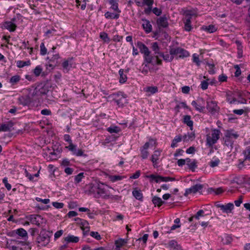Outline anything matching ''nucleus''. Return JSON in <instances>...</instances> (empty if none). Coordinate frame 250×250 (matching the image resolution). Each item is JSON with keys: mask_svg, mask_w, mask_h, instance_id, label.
Returning a JSON list of instances; mask_svg holds the SVG:
<instances>
[{"mask_svg": "<svg viewBox=\"0 0 250 250\" xmlns=\"http://www.w3.org/2000/svg\"><path fill=\"white\" fill-rule=\"evenodd\" d=\"M2 182L8 190H10L11 189V185L8 183V179L6 177L3 179Z\"/></svg>", "mask_w": 250, "mask_h": 250, "instance_id": "nucleus-55", "label": "nucleus"}, {"mask_svg": "<svg viewBox=\"0 0 250 250\" xmlns=\"http://www.w3.org/2000/svg\"><path fill=\"white\" fill-rule=\"evenodd\" d=\"M151 48L155 55V57H153L154 59L153 60V63H152L158 65L161 64L162 60L159 59V56L161 54L162 52L160 51V47L159 46L158 43L157 42L151 43Z\"/></svg>", "mask_w": 250, "mask_h": 250, "instance_id": "nucleus-7", "label": "nucleus"}, {"mask_svg": "<svg viewBox=\"0 0 250 250\" xmlns=\"http://www.w3.org/2000/svg\"><path fill=\"white\" fill-rule=\"evenodd\" d=\"M207 104V109L211 114H215L219 111V107L215 101L208 100Z\"/></svg>", "mask_w": 250, "mask_h": 250, "instance_id": "nucleus-10", "label": "nucleus"}, {"mask_svg": "<svg viewBox=\"0 0 250 250\" xmlns=\"http://www.w3.org/2000/svg\"><path fill=\"white\" fill-rule=\"evenodd\" d=\"M49 241L50 238L47 234H42L38 238V242L43 246L46 245Z\"/></svg>", "mask_w": 250, "mask_h": 250, "instance_id": "nucleus-22", "label": "nucleus"}, {"mask_svg": "<svg viewBox=\"0 0 250 250\" xmlns=\"http://www.w3.org/2000/svg\"><path fill=\"white\" fill-rule=\"evenodd\" d=\"M174 55H171L170 53L164 54L162 52L161 54L159 56V57H162L164 61L168 62H171L174 58Z\"/></svg>", "mask_w": 250, "mask_h": 250, "instance_id": "nucleus-32", "label": "nucleus"}, {"mask_svg": "<svg viewBox=\"0 0 250 250\" xmlns=\"http://www.w3.org/2000/svg\"><path fill=\"white\" fill-rule=\"evenodd\" d=\"M222 242L224 244H229L232 241V238L229 235H225L222 238Z\"/></svg>", "mask_w": 250, "mask_h": 250, "instance_id": "nucleus-46", "label": "nucleus"}, {"mask_svg": "<svg viewBox=\"0 0 250 250\" xmlns=\"http://www.w3.org/2000/svg\"><path fill=\"white\" fill-rule=\"evenodd\" d=\"M119 73L120 76V83H125V80L124 78V69H120L119 71Z\"/></svg>", "mask_w": 250, "mask_h": 250, "instance_id": "nucleus-54", "label": "nucleus"}, {"mask_svg": "<svg viewBox=\"0 0 250 250\" xmlns=\"http://www.w3.org/2000/svg\"><path fill=\"white\" fill-rule=\"evenodd\" d=\"M6 248L11 250H29V245L24 241L11 240L7 241Z\"/></svg>", "mask_w": 250, "mask_h": 250, "instance_id": "nucleus-2", "label": "nucleus"}, {"mask_svg": "<svg viewBox=\"0 0 250 250\" xmlns=\"http://www.w3.org/2000/svg\"><path fill=\"white\" fill-rule=\"evenodd\" d=\"M52 205L53 207H54L55 208L60 209L62 208L64 206V204L62 203H60L57 202H55L52 203Z\"/></svg>", "mask_w": 250, "mask_h": 250, "instance_id": "nucleus-58", "label": "nucleus"}, {"mask_svg": "<svg viewBox=\"0 0 250 250\" xmlns=\"http://www.w3.org/2000/svg\"><path fill=\"white\" fill-rule=\"evenodd\" d=\"M183 123L190 127L191 130H193V122L191 120V117L189 115H185L183 118Z\"/></svg>", "mask_w": 250, "mask_h": 250, "instance_id": "nucleus-26", "label": "nucleus"}, {"mask_svg": "<svg viewBox=\"0 0 250 250\" xmlns=\"http://www.w3.org/2000/svg\"><path fill=\"white\" fill-rule=\"evenodd\" d=\"M3 27L8 30L10 32H13L15 31L16 25V24L12 21H6L4 24Z\"/></svg>", "mask_w": 250, "mask_h": 250, "instance_id": "nucleus-25", "label": "nucleus"}, {"mask_svg": "<svg viewBox=\"0 0 250 250\" xmlns=\"http://www.w3.org/2000/svg\"><path fill=\"white\" fill-rule=\"evenodd\" d=\"M35 200L37 202H41L42 204H45V205L49 204L50 203V200L49 199H42V198H41L40 197H36L35 198Z\"/></svg>", "mask_w": 250, "mask_h": 250, "instance_id": "nucleus-53", "label": "nucleus"}, {"mask_svg": "<svg viewBox=\"0 0 250 250\" xmlns=\"http://www.w3.org/2000/svg\"><path fill=\"white\" fill-rule=\"evenodd\" d=\"M69 151L72 152V154L77 156H82L83 155V151L82 149H77L76 145H74L72 143H71L69 146H66Z\"/></svg>", "mask_w": 250, "mask_h": 250, "instance_id": "nucleus-13", "label": "nucleus"}, {"mask_svg": "<svg viewBox=\"0 0 250 250\" xmlns=\"http://www.w3.org/2000/svg\"><path fill=\"white\" fill-rule=\"evenodd\" d=\"M104 16L107 19H117L119 17V15L117 13H111L107 12L105 13Z\"/></svg>", "mask_w": 250, "mask_h": 250, "instance_id": "nucleus-41", "label": "nucleus"}, {"mask_svg": "<svg viewBox=\"0 0 250 250\" xmlns=\"http://www.w3.org/2000/svg\"><path fill=\"white\" fill-rule=\"evenodd\" d=\"M108 2L111 5V8L114 11L118 10V3L116 0H108Z\"/></svg>", "mask_w": 250, "mask_h": 250, "instance_id": "nucleus-44", "label": "nucleus"}, {"mask_svg": "<svg viewBox=\"0 0 250 250\" xmlns=\"http://www.w3.org/2000/svg\"><path fill=\"white\" fill-rule=\"evenodd\" d=\"M187 165L189 168L193 171L197 167V161L195 160H191L188 158H187Z\"/></svg>", "mask_w": 250, "mask_h": 250, "instance_id": "nucleus-27", "label": "nucleus"}, {"mask_svg": "<svg viewBox=\"0 0 250 250\" xmlns=\"http://www.w3.org/2000/svg\"><path fill=\"white\" fill-rule=\"evenodd\" d=\"M62 70L64 73H68L72 67V60L64 61L62 64Z\"/></svg>", "mask_w": 250, "mask_h": 250, "instance_id": "nucleus-19", "label": "nucleus"}, {"mask_svg": "<svg viewBox=\"0 0 250 250\" xmlns=\"http://www.w3.org/2000/svg\"><path fill=\"white\" fill-rule=\"evenodd\" d=\"M143 21L142 26L145 31L147 33L151 32L152 28L150 22L146 20H143Z\"/></svg>", "mask_w": 250, "mask_h": 250, "instance_id": "nucleus-28", "label": "nucleus"}, {"mask_svg": "<svg viewBox=\"0 0 250 250\" xmlns=\"http://www.w3.org/2000/svg\"><path fill=\"white\" fill-rule=\"evenodd\" d=\"M204 29L208 33H212L215 32L217 30V28L215 26V25L210 24L208 26H206L204 28Z\"/></svg>", "mask_w": 250, "mask_h": 250, "instance_id": "nucleus-39", "label": "nucleus"}, {"mask_svg": "<svg viewBox=\"0 0 250 250\" xmlns=\"http://www.w3.org/2000/svg\"><path fill=\"white\" fill-rule=\"evenodd\" d=\"M227 100L230 104H233L236 101L235 98L231 97L229 94H227Z\"/></svg>", "mask_w": 250, "mask_h": 250, "instance_id": "nucleus-62", "label": "nucleus"}, {"mask_svg": "<svg viewBox=\"0 0 250 250\" xmlns=\"http://www.w3.org/2000/svg\"><path fill=\"white\" fill-rule=\"evenodd\" d=\"M21 79L20 76L19 75H15L12 77L10 80V83L12 84H15L20 81Z\"/></svg>", "mask_w": 250, "mask_h": 250, "instance_id": "nucleus-48", "label": "nucleus"}, {"mask_svg": "<svg viewBox=\"0 0 250 250\" xmlns=\"http://www.w3.org/2000/svg\"><path fill=\"white\" fill-rule=\"evenodd\" d=\"M146 91L150 93L151 94H153L158 91V88L156 86L147 87L146 89Z\"/></svg>", "mask_w": 250, "mask_h": 250, "instance_id": "nucleus-49", "label": "nucleus"}, {"mask_svg": "<svg viewBox=\"0 0 250 250\" xmlns=\"http://www.w3.org/2000/svg\"><path fill=\"white\" fill-rule=\"evenodd\" d=\"M84 177V173L83 172L80 173L75 177V183L76 184L79 183L82 181Z\"/></svg>", "mask_w": 250, "mask_h": 250, "instance_id": "nucleus-47", "label": "nucleus"}, {"mask_svg": "<svg viewBox=\"0 0 250 250\" xmlns=\"http://www.w3.org/2000/svg\"><path fill=\"white\" fill-rule=\"evenodd\" d=\"M152 201L153 204L158 207L161 206L164 203V202L162 200V199L157 196H154L152 198Z\"/></svg>", "mask_w": 250, "mask_h": 250, "instance_id": "nucleus-33", "label": "nucleus"}, {"mask_svg": "<svg viewBox=\"0 0 250 250\" xmlns=\"http://www.w3.org/2000/svg\"><path fill=\"white\" fill-rule=\"evenodd\" d=\"M220 160L216 157H213L211 160L209 162L208 165L211 167H214L218 166L220 163Z\"/></svg>", "mask_w": 250, "mask_h": 250, "instance_id": "nucleus-34", "label": "nucleus"}, {"mask_svg": "<svg viewBox=\"0 0 250 250\" xmlns=\"http://www.w3.org/2000/svg\"><path fill=\"white\" fill-rule=\"evenodd\" d=\"M146 178L149 179L150 182H151L155 181L156 183H159V175L150 174L146 175Z\"/></svg>", "mask_w": 250, "mask_h": 250, "instance_id": "nucleus-38", "label": "nucleus"}, {"mask_svg": "<svg viewBox=\"0 0 250 250\" xmlns=\"http://www.w3.org/2000/svg\"><path fill=\"white\" fill-rule=\"evenodd\" d=\"M90 236L97 240H100L101 237L98 232L92 231L90 232Z\"/></svg>", "mask_w": 250, "mask_h": 250, "instance_id": "nucleus-60", "label": "nucleus"}, {"mask_svg": "<svg viewBox=\"0 0 250 250\" xmlns=\"http://www.w3.org/2000/svg\"><path fill=\"white\" fill-rule=\"evenodd\" d=\"M192 61L196 63L197 66H199L200 65L201 62L199 60V55L197 54L194 53L192 55Z\"/></svg>", "mask_w": 250, "mask_h": 250, "instance_id": "nucleus-45", "label": "nucleus"}, {"mask_svg": "<svg viewBox=\"0 0 250 250\" xmlns=\"http://www.w3.org/2000/svg\"><path fill=\"white\" fill-rule=\"evenodd\" d=\"M184 23H185V26H184L185 30L188 32L190 31L191 30V29H192L191 24L190 18L189 17L188 19H187L186 21L184 22Z\"/></svg>", "mask_w": 250, "mask_h": 250, "instance_id": "nucleus-36", "label": "nucleus"}, {"mask_svg": "<svg viewBox=\"0 0 250 250\" xmlns=\"http://www.w3.org/2000/svg\"><path fill=\"white\" fill-rule=\"evenodd\" d=\"M42 71V68L41 65L37 66L33 70V73L35 76L38 77L40 76Z\"/></svg>", "mask_w": 250, "mask_h": 250, "instance_id": "nucleus-42", "label": "nucleus"}, {"mask_svg": "<svg viewBox=\"0 0 250 250\" xmlns=\"http://www.w3.org/2000/svg\"><path fill=\"white\" fill-rule=\"evenodd\" d=\"M167 245V247L169 250H183L181 246L178 244L175 240H170Z\"/></svg>", "mask_w": 250, "mask_h": 250, "instance_id": "nucleus-16", "label": "nucleus"}, {"mask_svg": "<svg viewBox=\"0 0 250 250\" xmlns=\"http://www.w3.org/2000/svg\"><path fill=\"white\" fill-rule=\"evenodd\" d=\"M64 240L67 243H77L79 242L80 238L78 236L68 234L64 238Z\"/></svg>", "mask_w": 250, "mask_h": 250, "instance_id": "nucleus-23", "label": "nucleus"}, {"mask_svg": "<svg viewBox=\"0 0 250 250\" xmlns=\"http://www.w3.org/2000/svg\"><path fill=\"white\" fill-rule=\"evenodd\" d=\"M157 23L160 28H166L168 25L167 19L165 16L158 18L157 20Z\"/></svg>", "mask_w": 250, "mask_h": 250, "instance_id": "nucleus-17", "label": "nucleus"}, {"mask_svg": "<svg viewBox=\"0 0 250 250\" xmlns=\"http://www.w3.org/2000/svg\"><path fill=\"white\" fill-rule=\"evenodd\" d=\"M148 234H145L142 237H140L136 240V241H139L140 242L142 241L143 244L145 245L148 239Z\"/></svg>", "mask_w": 250, "mask_h": 250, "instance_id": "nucleus-50", "label": "nucleus"}, {"mask_svg": "<svg viewBox=\"0 0 250 250\" xmlns=\"http://www.w3.org/2000/svg\"><path fill=\"white\" fill-rule=\"evenodd\" d=\"M100 37L104 42L108 43L110 41L107 34L105 32H101L100 35Z\"/></svg>", "mask_w": 250, "mask_h": 250, "instance_id": "nucleus-43", "label": "nucleus"}, {"mask_svg": "<svg viewBox=\"0 0 250 250\" xmlns=\"http://www.w3.org/2000/svg\"><path fill=\"white\" fill-rule=\"evenodd\" d=\"M239 136L237 132H235L232 130L226 131L223 138L224 145L228 148L229 150L231 151L232 149L234 143L238 138Z\"/></svg>", "mask_w": 250, "mask_h": 250, "instance_id": "nucleus-1", "label": "nucleus"}, {"mask_svg": "<svg viewBox=\"0 0 250 250\" xmlns=\"http://www.w3.org/2000/svg\"><path fill=\"white\" fill-rule=\"evenodd\" d=\"M31 64L30 60L26 61H18L17 62V66L19 68H21L25 66H29Z\"/></svg>", "mask_w": 250, "mask_h": 250, "instance_id": "nucleus-37", "label": "nucleus"}, {"mask_svg": "<svg viewBox=\"0 0 250 250\" xmlns=\"http://www.w3.org/2000/svg\"><path fill=\"white\" fill-rule=\"evenodd\" d=\"M169 53L177 56V59H184L189 56L188 51L179 47L171 48L169 50Z\"/></svg>", "mask_w": 250, "mask_h": 250, "instance_id": "nucleus-6", "label": "nucleus"}, {"mask_svg": "<svg viewBox=\"0 0 250 250\" xmlns=\"http://www.w3.org/2000/svg\"><path fill=\"white\" fill-rule=\"evenodd\" d=\"M133 196L138 200L142 201L143 198V194L141 190L135 188L132 191Z\"/></svg>", "mask_w": 250, "mask_h": 250, "instance_id": "nucleus-29", "label": "nucleus"}, {"mask_svg": "<svg viewBox=\"0 0 250 250\" xmlns=\"http://www.w3.org/2000/svg\"><path fill=\"white\" fill-rule=\"evenodd\" d=\"M245 160H250V147L247 148L243 152Z\"/></svg>", "mask_w": 250, "mask_h": 250, "instance_id": "nucleus-56", "label": "nucleus"}, {"mask_svg": "<svg viewBox=\"0 0 250 250\" xmlns=\"http://www.w3.org/2000/svg\"><path fill=\"white\" fill-rule=\"evenodd\" d=\"M55 32V31L54 29L48 30L45 32V34L47 38H50L51 36L54 35Z\"/></svg>", "mask_w": 250, "mask_h": 250, "instance_id": "nucleus-64", "label": "nucleus"}, {"mask_svg": "<svg viewBox=\"0 0 250 250\" xmlns=\"http://www.w3.org/2000/svg\"><path fill=\"white\" fill-rule=\"evenodd\" d=\"M201 88L203 90H206L208 88V83L207 81H203L201 83Z\"/></svg>", "mask_w": 250, "mask_h": 250, "instance_id": "nucleus-61", "label": "nucleus"}, {"mask_svg": "<svg viewBox=\"0 0 250 250\" xmlns=\"http://www.w3.org/2000/svg\"><path fill=\"white\" fill-rule=\"evenodd\" d=\"M77 220H80L81 227L83 230L85 231H88L89 230V226L87 221L79 218H77Z\"/></svg>", "mask_w": 250, "mask_h": 250, "instance_id": "nucleus-30", "label": "nucleus"}, {"mask_svg": "<svg viewBox=\"0 0 250 250\" xmlns=\"http://www.w3.org/2000/svg\"><path fill=\"white\" fill-rule=\"evenodd\" d=\"M107 130L110 133H118L120 131L119 127L116 126H112L107 128Z\"/></svg>", "mask_w": 250, "mask_h": 250, "instance_id": "nucleus-51", "label": "nucleus"}, {"mask_svg": "<svg viewBox=\"0 0 250 250\" xmlns=\"http://www.w3.org/2000/svg\"><path fill=\"white\" fill-rule=\"evenodd\" d=\"M205 215L204 211L203 209H200L194 215L188 218V221L191 222L194 220H199L201 218L204 217Z\"/></svg>", "mask_w": 250, "mask_h": 250, "instance_id": "nucleus-20", "label": "nucleus"}, {"mask_svg": "<svg viewBox=\"0 0 250 250\" xmlns=\"http://www.w3.org/2000/svg\"><path fill=\"white\" fill-rule=\"evenodd\" d=\"M13 126V124L11 123H8L5 124H2L0 126V131H8L11 130Z\"/></svg>", "mask_w": 250, "mask_h": 250, "instance_id": "nucleus-31", "label": "nucleus"}, {"mask_svg": "<svg viewBox=\"0 0 250 250\" xmlns=\"http://www.w3.org/2000/svg\"><path fill=\"white\" fill-rule=\"evenodd\" d=\"M175 180H176V179L174 177H163V176L159 175V182H167L168 181H174Z\"/></svg>", "mask_w": 250, "mask_h": 250, "instance_id": "nucleus-40", "label": "nucleus"}, {"mask_svg": "<svg viewBox=\"0 0 250 250\" xmlns=\"http://www.w3.org/2000/svg\"><path fill=\"white\" fill-rule=\"evenodd\" d=\"M234 68L235 69L236 71L234 73V76L236 77H239L241 74V70L240 69V68L239 67L238 65H235L234 66Z\"/></svg>", "mask_w": 250, "mask_h": 250, "instance_id": "nucleus-57", "label": "nucleus"}, {"mask_svg": "<svg viewBox=\"0 0 250 250\" xmlns=\"http://www.w3.org/2000/svg\"><path fill=\"white\" fill-rule=\"evenodd\" d=\"M186 164H187V158L186 159H181L177 161V165L179 167H183Z\"/></svg>", "mask_w": 250, "mask_h": 250, "instance_id": "nucleus-63", "label": "nucleus"}, {"mask_svg": "<svg viewBox=\"0 0 250 250\" xmlns=\"http://www.w3.org/2000/svg\"><path fill=\"white\" fill-rule=\"evenodd\" d=\"M153 140H149V142H146L145 145L140 147V156L142 159H146L148 158L149 155V152L148 149L151 143H152Z\"/></svg>", "mask_w": 250, "mask_h": 250, "instance_id": "nucleus-12", "label": "nucleus"}, {"mask_svg": "<svg viewBox=\"0 0 250 250\" xmlns=\"http://www.w3.org/2000/svg\"><path fill=\"white\" fill-rule=\"evenodd\" d=\"M27 219L32 224L40 226L45 223V219H43L41 215L32 214L26 217Z\"/></svg>", "mask_w": 250, "mask_h": 250, "instance_id": "nucleus-9", "label": "nucleus"}, {"mask_svg": "<svg viewBox=\"0 0 250 250\" xmlns=\"http://www.w3.org/2000/svg\"><path fill=\"white\" fill-rule=\"evenodd\" d=\"M137 47L140 52L143 54L144 58L147 63H153V57L150 55V51L148 48L143 43L138 42Z\"/></svg>", "mask_w": 250, "mask_h": 250, "instance_id": "nucleus-4", "label": "nucleus"}, {"mask_svg": "<svg viewBox=\"0 0 250 250\" xmlns=\"http://www.w3.org/2000/svg\"><path fill=\"white\" fill-rule=\"evenodd\" d=\"M221 131L217 129H212L206 136V145L209 147H212L216 144L220 138Z\"/></svg>", "mask_w": 250, "mask_h": 250, "instance_id": "nucleus-3", "label": "nucleus"}, {"mask_svg": "<svg viewBox=\"0 0 250 250\" xmlns=\"http://www.w3.org/2000/svg\"><path fill=\"white\" fill-rule=\"evenodd\" d=\"M41 54L42 55H45L47 53V49L45 47L44 44L42 43L40 45Z\"/></svg>", "mask_w": 250, "mask_h": 250, "instance_id": "nucleus-59", "label": "nucleus"}, {"mask_svg": "<svg viewBox=\"0 0 250 250\" xmlns=\"http://www.w3.org/2000/svg\"><path fill=\"white\" fill-rule=\"evenodd\" d=\"M191 105L195 107L196 110L199 111L200 112H203L205 109L204 106H202L200 104H198L195 101H193L191 102Z\"/></svg>", "mask_w": 250, "mask_h": 250, "instance_id": "nucleus-35", "label": "nucleus"}, {"mask_svg": "<svg viewBox=\"0 0 250 250\" xmlns=\"http://www.w3.org/2000/svg\"><path fill=\"white\" fill-rule=\"evenodd\" d=\"M13 236L16 234L18 235L21 237H25L27 236V233L26 231L22 228H20L14 230L12 231Z\"/></svg>", "mask_w": 250, "mask_h": 250, "instance_id": "nucleus-24", "label": "nucleus"}, {"mask_svg": "<svg viewBox=\"0 0 250 250\" xmlns=\"http://www.w3.org/2000/svg\"><path fill=\"white\" fill-rule=\"evenodd\" d=\"M97 193L101 197H106L109 196L111 194V190L113 189L106 185L102 183H97Z\"/></svg>", "mask_w": 250, "mask_h": 250, "instance_id": "nucleus-5", "label": "nucleus"}, {"mask_svg": "<svg viewBox=\"0 0 250 250\" xmlns=\"http://www.w3.org/2000/svg\"><path fill=\"white\" fill-rule=\"evenodd\" d=\"M203 188V186L202 185L200 184H196L191 187L190 188L186 189L184 196H188L189 194H195L197 192L202 190Z\"/></svg>", "mask_w": 250, "mask_h": 250, "instance_id": "nucleus-11", "label": "nucleus"}, {"mask_svg": "<svg viewBox=\"0 0 250 250\" xmlns=\"http://www.w3.org/2000/svg\"><path fill=\"white\" fill-rule=\"evenodd\" d=\"M153 2V0H137L136 1V3L138 6L143 7L144 6H147V7L144 9V12L146 14H149L152 11Z\"/></svg>", "mask_w": 250, "mask_h": 250, "instance_id": "nucleus-8", "label": "nucleus"}, {"mask_svg": "<svg viewBox=\"0 0 250 250\" xmlns=\"http://www.w3.org/2000/svg\"><path fill=\"white\" fill-rule=\"evenodd\" d=\"M140 175H141L140 170H137L135 172V173H133V174L129 175V180L137 179L139 177Z\"/></svg>", "mask_w": 250, "mask_h": 250, "instance_id": "nucleus-52", "label": "nucleus"}, {"mask_svg": "<svg viewBox=\"0 0 250 250\" xmlns=\"http://www.w3.org/2000/svg\"><path fill=\"white\" fill-rule=\"evenodd\" d=\"M104 174L106 176V177H107L111 182L113 183L121 181L124 178V176H121L119 175H113L110 172H109L108 173L104 172Z\"/></svg>", "mask_w": 250, "mask_h": 250, "instance_id": "nucleus-15", "label": "nucleus"}, {"mask_svg": "<svg viewBox=\"0 0 250 250\" xmlns=\"http://www.w3.org/2000/svg\"><path fill=\"white\" fill-rule=\"evenodd\" d=\"M161 154V151L159 150H155L154 153L151 156V160L153 163V166L154 167H158V160Z\"/></svg>", "mask_w": 250, "mask_h": 250, "instance_id": "nucleus-18", "label": "nucleus"}, {"mask_svg": "<svg viewBox=\"0 0 250 250\" xmlns=\"http://www.w3.org/2000/svg\"><path fill=\"white\" fill-rule=\"evenodd\" d=\"M116 250H124L125 241L122 238H119L115 241Z\"/></svg>", "mask_w": 250, "mask_h": 250, "instance_id": "nucleus-21", "label": "nucleus"}, {"mask_svg": "<svg viewBox=\"0 0 250 250\" xmlns=\"http://www.w3.org/2000/svg\"><path fill=\"white\" fill-rule=\"evenodd\" d=\"M217 206L223 212L227 213H230L234 208L233 203H229L225 205L219 204Z\"/></svg>", "mask_w": 250, "mask_h": 250, "instance_id": "nucleus-14", "label": "nucleus"}]
</instances>
